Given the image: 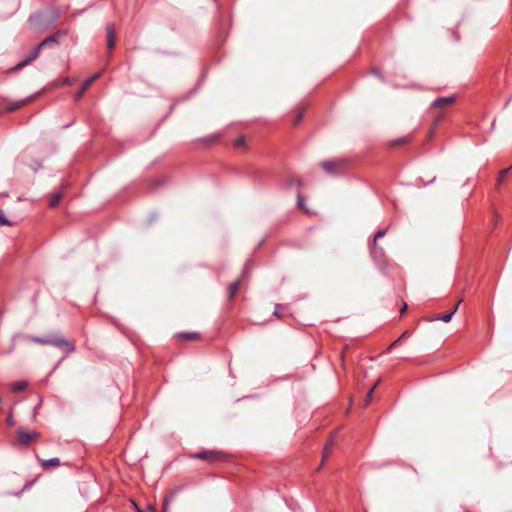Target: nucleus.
<instances>
[{"label":"nucleus","mask_w":512,"mask_h":512,"mask_svg":"<svg viewBox=\"0 0 512 512\" xmlns=\"http://www.w3.org/2000/svg\"><path fill=\"white\" fill-rule=\"evenodd\" d=\"M372 73H374L375 75L379 76L380 78H382V76L380 75L379 71L376 70V69H373L372 70Z\"/></svg>","instance_id":"2f4dec72"},{"label":"nucleus","mask_w":512,"mask_h":512,"mask_svg":"<svg viewBox=\"0 0 512 512\" xmlns=\"http://www.w3.org/2000/svg\"><path fill=\"white\" fill-rule=\"evenodd\" d=\"M296 183L298 186H301L302 185V182L300 179H292L291 180V183L289 185H292L293 183Z\"/></svg>","instance_id":"cd10ccee"},{"label":"nucleus","mask_w":512,"mask_h":512,"mask_svg":"<svg viewBox=\"0 0 512 512\" xmlns=\"http://www.w3.org/2000/svg\"><path fill=\"white\" fill-rule=\"evenodd\" d=\"M406 309H407V304H406V303H404V304H403V307H402V309H401V314H403V313L405 312V310H406Z\"/></svg>","instance_id":"473e14b6"},{"label":"nucleus","mask_w":512,"mask_h":512,"mask_svg":"<svg viewBox=\"0 0 512 512\" xmlns=\"http://www.w3.org/2000/svg\"><path fill=\"white\" fill-rule=\"evenodd\" d=\"M509 170H510V168H506V169H503V170H501L499 172V175H498V178H497V185H500L504 181V179H505V177H506V175H507Z\"/></svg>","instance_id":"dca6fc26"},{"label":"nucleus","mask_w":512,"mask_h":512,"mask_svg":"<svg viewBox=\"0 0 512 512\" xmlns=\"http://www.w3.org/2000/svg\"><path fill=\"white\" fill-rule=\"evenodd\" d=\"M26 387V383L25 382H16L13 384V390L14 391H22L24 390Z\"/></svg>","instance_id":"6ab92c4d"},{"label":"nucleus","mask_w":512,"mask_h":512,"mask_svg":"<svg viewBox=\"0 0 512 512\" xmlns=\"http://www.w3.org/2000/svg\"><path fill=\"white\" fill-rule=\"evenodd\" d=\"M7 421H8V423H9V425H13V424H14V419H13V417H12V415H11V414H9V416H8V418H7Z\"/></svg>","instance_id":"c85d7f7f"},{"label":"nucleus","mask_w":512,"mask_h":512,"mask_svg":"<svg viewBox=\"0 0 512 512\" xmlns=\"http://www.w3.org/2000/svg\"><path fill=\"white\" fill-rule=\"evenodd\" d=\"M386 232H387L386 229H381V230L377 231L376 234L374 235L373 243H377V240L384 237L386 235Z\"/></svg>","instance_id":"a211bd4d"},{"label":"nucleus","mask_w":512,"mask_h":512,"mask_svg":"<svg viewBox=\"0 0 512 512\" xmlns=\"http://www.w3.org/2000/svg\"><path fill=\"white\" fill-rule=\"evenodd\" d=\"M31 98H25L23 100H20L16 103H14L12 106H9L6 111L7 112H12V111H15L17 109H19L20 107H22L24 104H26Z\"/></svg>","instance_id":"4468645a"},{"label":"nucleus","mask_w":512,"mask_h":512,"mask_svg":"<svg viewBox=\"0 0 512 512\" xmlns=\"http://www.w3.org/2000/svg\"><path fill=\"white\" fill-rule=\"evenodd\" d=\"M251 261H248L246 264H245V267H244V271H243V277H245L248 273V271L250 270L251 268Z\"/></svg>","instance_id":"b1692460"},{"label":"nucleus","mask_w":512,"mask_h":512,"mask_svg":"<svg viewBox=\"0 0 512 512\" xmlns=\"http://www.w3.org/2000/svg\"><path fill=\"white\" fill-rule=\"evenodd\" d=\"M26 339L37 344L61 348L66 354H70L75 350V345L61 335H51L48 337L26 336Z\"/></svg>","instance_id":"f257e3e1"},{"label":"nucleus","mask_w":512,"mask_h":512,"mask_svg":"<svg viewBox=\"0 0 512 512\" xmlns=\"http://www.w3.org/2000/svg\"><path fill=\"white\" fill-rule=\"evenodd\" d=\"M459 304H460V301L455 305V307L453 308V310L451 312L443 314L441 316H438V317L434 318L433 320H441L446 323L450 322L453 315L457 311Z\"/></svg>","instance_id":"f8f14e48"},{"label":"nucleus","mask_w":512,"mask_h":512,"mask_svg":"<svg viewBox=\"0 0 512 512\" xmlns=\"http://www.w3.org/2000/svg\"><path fill=\"white\" fill-rule=\"evenodd\" d=\"M107 32V47L109 50H112L115 46L116 42V29L114 24H108L106 27Z\"/></svg>","instance_id":"6e6552de"},{"label":"nucleus","mask_w":512,"mask_h":512,"mask_svg":"<svg viewBox=\"0 0 512 512\" xmlns=\"http://www.w3.org/2000/svg\"><path fill=\"white\" fill-rule=\"evenodd\" d=\"M441 118H442V116H441V115H440V116H438V117L436 118V124H437L439 121H441Z\"/></svg>","instance_id":"f704fd0d"},{"label":"nucleus","mask_w":512,"mask_h":512,"mask_svg":"<svg viewBox=\"0 0 512 512\" xmlns=\"http://www.w3.org/2000/svg\"><path fill=\"white\" fill-rule=\"evenodd\" d=\"M409 336V331H405L402 333V335L399 337L400 339L402 338H405V337H408Z\"/></svg>","instance_id":"c756f323"},{"label":"nucleus","mask_w":512,"mask_h":512,"mask_svg":"<svg viewBox=\"0 0 512 512\" xmlns=\"http://www.w3.org/2000/svg\"><path fill=\"white\" fill-rule=\"evenodd\" d=\"M239 287H240V280H237V281H235V282L230 284V286H229V298H230V300L233 299V297L235 296V294L239 290Z\"/></svg>","instance_id":"ddd939ff"},{"label":"nucleus","mask_w":512,"mask_h":512,"mask_svg":"<svg viewBox=\"0 0 512 512\" xmlns=\"http://www.w3.org/2000/svg\"><path fill=\"white\" fill-rule=\"evenodd\" d=\"M63 35L62 32L58 31L52 35H50L49 37L45 38L44 40H42L27 56L26 58L19 62L14 68L13 70H20L22 68H24L26 65L30 64L32 61H34L35 59H37V57L39 56V53L40 51L45 48V47H48V46H53V45H56L58 43V40L59 38Z\"/></svg>","instance_id":"f03ea898"},{"label":"nucleus","mask_w":512,"mask_h":512,"mask_svg":"<svg viewBox=\"0 0 512 512\" xmlns=\"http://www.w3.org/2000/svg\"><path fill=\"white\" fill-rule=\"evenodd\" d=\"M192 457L196 458V459H201V460H204V461H207L210 463H215V462L222 460L224 458V454L221 452H218V451H214V450H207V451H202V452L196 453Z\"/></svg>","instance_id":"39448f33"},{"label":"nucleus","mask_w":512,"mask_h":512,"mask_svg":"<svg viewBox=\"0 0 512 512\" xmlns=\"http://www.w3.org/2000/svg\"><path fill=\"white\" fill-rule=\"evenodd\" d=\"M375 387H372L368 392V398L370 399L372 397V394L374 392Z\"/></svg>","instance_id":"7c9ffc66"},{"label":"nucleus","mask_w":512,"mask_h":512,"mask_svg":"<svg viewBox=\"0 0 512 512\" xmlns=\"http://www.w3.org/2000/svg\"><path fill=\"white\" fill-rule=\"evenodd\" d=\"M303 118V112L298 113V115L295 118L294 125H297Z\"/></svg>","instance_id":"393cba45"},{"label":"nucleus","mask_w":512,"mask_h":512,"mask_svg":"<svg viewBox=\"0 0 512 512\" xmlns=\"http://www.w3.org/2000/svg\"><path fill=\"white\" fill-rule=\"evenodd\" d=\"M337 439V432H334L322 450V465L328 460Z\"/></svg>","instance_id":"0eeeda50"},{"label":"nucleus","mask_w":512,"mask_h":512,"mask_svg":"<svg viewBox=\"0 0 512 512\" xmlns=\"http://www.w3.org/2000/svg\"><path fill=\"white\" fill-rule=\"evenodd\" d=\"M371 256L376 260L377 262H382L384 258V251L381 247L377 245V243H373L372 247L370 248Z\"/></svg>","instance_id":"9d476101"},{"label":"nucleus","mask_w":512,"mask_h":512,"mask_svg":"<svg viewBox=\"0 0 512 512\" xmlns=\"http://www.w3.org/2000/svg\"><path fill=\"white\" fill-rule=\"evenodd\" d=\"M401 339L398 338L396 341H394L388 348V351H391L393 349V347L397 346V344L399 343Z\"/></svg>","instance_id":"a878e982"},{"label":"nucleus","mask_w":512,"mask_h":512,"mask_svg":"<svg viewBox=\"0 0 512 512\" xmlns=\"http://www.w3.org/2000/svg\"><path fill=\"white\" fill-rule=\"evenodd\" d=\"M37 459L41 463V465L44 469H51V468L58 467L60 465V459L57 457L50 458L47 460L40 459L39 457H37Z\"/></svg>","instance_id":"9b49d317"},{"label":"nucleus","mask_w":512,"mask_h":512,"mask_svg":"<svg viewBox=\"0 0 512 512\" xmlns=\"http://www.w3.org/2000/svg\"><path fill=\"white\" fill-rule=\"evenodd\" d=\"M40 438V433L35 430H27L23 427L18 428L13 445L19 448L29 446Z\"/></svg>","instance_id":"7ed1b4c3"},{"label":"nucleus","mask_w":512,"mask_h":512,"mask_svg":"<svg viewBox=\"0 0 512 512\" xmlns=\"http://www.w3.org/2000/svg\"><path fill=\"white\" fill-rule=\"evenodd\" d=\"M455 102L454 96H448V97H441L437 98L433 101L432 107L433 108H442L452 105Z\"/></svg>","instance_id":"1a4fd4ad"},{"label":"nucleus","mask_w":512,"mask_h":512,"mask_svg":"<svg viewBox=\"0 0 512 512\" xmlns=\"http://www.w3.org/2000/svg\"><path fill=\"white\" fill-rule=\"evenodd\" d=\"M72 83H73V79H71L69 77H65L61 80L60 85H71Z\"/></svg>","instance_id":"5701e85b"},{"label":"nucleus","mask_w":512,"mask_h":512,"mask_svg":"<svg viewBox=\"0 0 512 512\" xmlns=\"http://www.w3.org/2000/svg\"><path fill=\"white\" fill-rule=\"evenodd\" d=\"M245 145V138L243 136L238 137L235 141L236 147H243Z\"/></svg>","instance_id":"412c9836"},{"label":"nucleus","mask_w":512,"mask_h":512,"mask_svg":"<svg viewBox=\"0 0 512 512\" xmlns=\"http://www.w3.org/2000/svg\"><path fill=\"white\" fill-rule=\"evenodd\" d=\"M137 512H144V511H142V510L138 509V510H137Z\"/></svg>","instance_id":"c9c22d12"},{"label":"nucleus","mask_w":512,"mask_h":512,"mask_svg":"<svg viewBox=\"0 0 512 512\" xmlns=\"http://www.w3.org/2000/svg\"><path fill=\"white\" fill-rule=\"evenodd\" d=\"M61 199H62L61 193L54 194L49 201V206L52 208L56 207L59 204Z\"/></svg>","instance_id":"2eb2a0df"},{"label":"nucleus","mask_w":512,"mask_h":512,"mask_svg":"<svg viewBox=\"0 0 512 512\" xmlns=\"http://www.w3.org/2000/svg\"><path fill=\"white\" fill-rule=\"evenodd\" d=\"M401 339L398 338L396 341H394L388 348V351H391L393 349V347L397 346V344L399 343Z\"/></svg>","instance_id":"bb28decb"},{"label":"nucleus","mask_w":512,"mask_h":512,"mask_svg":"<svg viewBox=\"0 0 512 512\" xmlns=\"http://www.w3.org/2000/svg\"><path fill=\"white\" fill-rule=\"evenodd\" d=\"M349 160L346 158H337L331 161H323L321 162V167L323 170L329 175H339L343 173L348 167Z\"/></svg>","instance_id":"20e7f679"},{"label":"nucleus","mask_w":512,"mask_h":512,"mask_svg":"<svg viewBox=\"0 0 512 512\" xmlns=\"http://www.w3.org/2000/svg\"><path fill=\"white\" fill-rule=\"evenodd\" d=\"M297 205H298V207H300V208H304V198H303V196L301 195V193H300V192H298Z\"/></svg>","instance_id":"4be33fe9"},{"label":"nucleus","mask_w":512,"mask_h":512,"mask_svg":"<svg viewBox=\"0 0 512 512\" xmlns=\"http://www.w3.org/2000/svg\"><path fill=\"white\" fill-rule=\"evenodd\" d=\"M278 308H279V305L276 306V309L274 311V314L277 316L279 314V311H278Z\"/></svg>","instance_id":"72a5a7b5"},{"label":"nucleus","mask_w":512,"mask_h":512,"mask_svg":"<svg viewBox=\"0 0 512 512\" xmlns=\"http://www.w3.org/2000/svg\"><path fill=\"white\" fill-rule=\"evenodd\" d=\"M0 225L2 226H11L12 223L6 219V217L4 216V213L2 210H0Z\"/></svg>","instance_id":"f3484780"},{"label":"nucleus","mask_w":512,"mask_h":512,"mask_svg":"<svg viewBox=\"0 0 512 512\" xmlns=\"http://www.w3.org/2000/svg\"><path fill=\"white\" fill-rule=\"evenodd\" d=\"M102 75V72H97L95 73L94 75H92L91 77H89L87 80H85L80 88V90L75 93L74 95V99L76 101H79L83 95L85 94V92L90 88V86L96 81L98 80Z\"/></svg>","instance_id":"423d86ee"},{"label":"nucleus","mask_w":512,"mask_h":512,"mask_svg":"<svg viewBox=\"0 0 512 512\" xmlns=\"http://www.w3.org/2000/svg\"><path fill=\"white\" fill-rule=\"evenodd\" d=\"M181 336L188 340H194L197 338L198 334L197 333H184Z\"/></svg>","instance_id":"aec40b11"}]
</instances>
